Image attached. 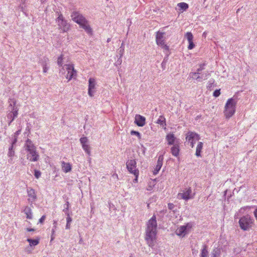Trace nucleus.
I'll list each match as a JSON object with an SVG mask.
<instances>
[{
    "label": "nucleus",
    "instance_id": "f257e3e1",
    "mask_svg": "<svg viewBox=\"0 0 257 257\" xmlns=\"http://www.w3.org/2000/svg\"><path fill=\"white\" fill-rule=\"evenodd\" d=\"M236 99L233 97L229 98L224 106L223 113L226 119L231 118L236 111Z\"/></svg>",
    "mask_w": 257,
    "mask_h": 257
},
{
    "label": "nucleus",
    "instance_id": "f03ea898",
    "mask_svg": "<svg viewBox=\"0 0 257 257\" xmlns=\"http://www.w3.org/2000/svg\"><path fill=\"white\" fill-rule=\"evenodd\" d=\"M26 150L28 152L27 157L31 162H36L39 160V155L32 142L28 139L25 144Z\"/></svg>",
    "mask_w": 257,
    "mask_h": 257
},
{
    "label": "nucleus",
    "instance_id": "7ed1b4c3",
    "mask_svg": "<svg viewBox=\"0 0 257 257\" xmlns=\"http://www.w3.org/2000/svg\"><path fill=\"white\" fill-rule=\"evenodd\" d=\"M254 220L249 215H246L241 217L239 220V225L243 230H248L252 227Z\"/></svg>",
    "mask_w": 257,
    "mask_h": 257
},
{
    "label": "nucleus",
    "instance_id": "20e7f679",
    "mask_svg": "<svg viewBox=\"0 0 257 257\" xmlns=\"http://www.w3.org/2000/svg\"><path fill=\"white\" fill-rule=\"evenodd\" d=\"M56 22L58 24L59 29L63 32H67L70 29V24L64 19L62 14L60 13L58 14Z\"/></svg>",
    "mask_w": 257,
    "mask_h": 257
},
{
    "label": "nucleus",
    "instance_id": "39448f33",
    "mask_svg": "<svg viewBox=\"0 0 257 257\" xmlns=\"http://www.w3.org/2000/svg\"><path fill=\"white\" fill-rule=\"evenodd\" d=\"M157 232L146 230L145 239L149 246L153 248L156 243Z\"/></svg>",
    "mask_w": 257,
    "mask_h": 257
},
{
    "label": "nucleus",
    "instance_id": "423d86ee",
    "mask_svg": "<svg viewBox=\"0 0 257 257\" xmlns=\"http://www.w3.org/2000/svg\"><path fill=\"white\" fill-rule=\"evenodd\" d=\"M193 226V225L192 223H187L185 225H182L178 227L175 231V233L178 236L181 237H183L186 234L189 233Z\"/></svg>",
    "mask_w": 257,
    "mask_h": 257
},
{
    "label": "nucleus",
    "instance_id": "0eeeda50",
    "mask_svg": "<svg viewBox=\"0 0 257 257\" xmlns=\"http://www.w3.org/2000/svg\"><path fill=\"white\" fill-rule=\"evenodd\" d=\"M186 140L190 143V147L193 148L195 142L200 140L199 135L196 133L189 132L186 134Z\"/></svg>",
    "mask_w": 257,
    "mask_h": 257
},
{
    "label": "nucleus",
    "instance_id": "6e6552de",
    "mask_svg": "<svg viewBox=\"0 0 257 257\" xmlns=\"http://www.w3.org/2000/svg\"><path fill=\"white\" fill-rule=\"evenodd\" d=\"M193 197V196L192 195V190L190 187L186 188L177 195V198L179 199L188 200Z\"/></svg>",
    "mask_w": 257,
    "mask_h": 257
},
{
    "label": "nucleus",
    "instance_id": "1a4fd4ad",
    "mask_svg": "<svg viewBox=\"0 0 257 257\" xmlns=\"http://www.w3.org/2000/svg\"><path fill=\"white\" fill-rule=\"evenodd\" d=\"M146 230L157 232V223L155 215L148 221Z\"/></svg>",
    "mask_w": 257,
    "mask_h": 257
},
{
    "label": "nucleus",
    "instance_id": "9d476101",
    "mask_svg": "<svg viewBox=\"0 0 257 257\" xmlns=\"http://www.w3.org/2000/svg\"><path fill=\"white\" fill-rule=\"evenodd\" d=\"M10 103L9 106L11 107V110H12L13 116L12 119L10 121L9 124L14 120V119L17 117L18 114V108L16 105L17 100L15 98H10L9 100Z\"/></svg>",
    "mask_w": 257,
    "mask_h": 257
},
{
    "label": "nucleus",
    "instance_id": "9b49d317",
    "mask_svg": "<svg viewBox=\"0 0 257 257\" xmlns=\"http://www.w3.org/2000/svg\"><path fill=\"white\" fill-rule=\"evenodd\" d=\"M66 67L67 71L66 77L68 81H70L73 78L76 76L77 71L75 70L74 65L72 64H67L66 65Z\"/></svg>",
    "mask_w": 257,
    "mask_h": 257
},
{
    "label": "nucleus",
    "instance_id": "f8f14e48",
    "mask_svg": "<svg viewBox=\"0 0 257 257\" xmlns=\"http://www.w3.org/2000/svg\"><path fill=\"white\" fill-rule=\"evenodd\" d=\"M71 17L72 20L79 25L86 20L85 17L78 12H73Z\"/></svg>",
    "mask_w": 257,
    "mask_h": 257
},
{
    "label": "nucleus",
    "instance_id": "ddd939ff",
    "mask_svg": "<svg viewBox=\"0 0 257 257\" xmlns=\"http://www.w3.org/2000/svg\"><path fill=\"white\" fill-rule=\"evenodd\" d=\"M126 166L127 170L132 174L139 171L137 168V162L135 160H128L126 163Z\"/></svg>",
    "mask_w": 257,
    "mask_h": 257
},
{
    "label": "nucleus",
    "instance_id": "4468645a",
    "mask_svg": "<svg viewBox=\"0 0 257 257\" xmlns=\"http://www.w3.org/2000/svg\"><path fill=\"white\" fill-rule=\"evenodd\" d=\"M88 82L89 85L88 93L90 97H92L93 96V93L94 92V89L95 88V80L93 78H90Z\"/></svg>",
    "mask_w": 257,
    "mask_h": 257
},
{
    "label": "nucleus",
    "instance_id": "2eb2a0df",
    "mask_svg": "<svg viewBox=\"0 0 257 257\" xmlns=\"http://www.w3.org/2000/svg\"><path fill=\"white\" fill-rule=\"evenodd\" d=\"M163 159L164 157L162 155L159 156L157 162V165H156L155 168H154V170L153 171V173L154 175H157L159 173L160 169H161L163 165Z\"/></svg>",
    "mask_w": 257,
    "mask_h": 257
},
{
    "label": "nucleus",
    "instance_id": "dca6fc26",
    "mask_svg": "<svg viewBox=\"0 0 257 257\" xmlns=\"http://www.w3.org/2000/svg\"><path fill=\"white\" fill-rule=\"evenodd\" d=\"M185 37L186 38L189 43L188 49L189 50L193 49L195 47V45L193 43V36L191 32H187L185 35Z\"/></svg>",
    "mask_w": 257,
    "mask_h": 257
},
{
    "label": "nucleus",
    "instance_id": "f3484780",
    "mask_svg": "<svg viewBox=\"0 0 257 257\" xmlns=\"http://www.w3.org/2000/svg\"><path fill=\"white\" fill-rule=\"evenodd\" d=\"M135 123L139 126H143L146 124V118L140 114H136L135 117Z\"/></svg>",
    "mask_w": 257,
    "mask_h": 257
},
{
    "label": "nucleus",
    "instance_id": "a211bd4d",
    "mask_svg": "<svg viewBox=\"0 0 257 257\" xmlns=\"http://www.w3.org/2000/svg\"><path fill=\"white\" fill-rule=\"evenodd\" d=\"M79 26L83 29L85 32L89 35H92L93 34V31L91 27L88 24V21L86 19L84 22H82L79 25Z\"/></svg>",
    "mask_w": 257,
    "mask_h": 257
},
{
    "label": "nucleus",
    "instance_id": "6ab92c4d",
    "mask_svg": "<svg viewBox=\"0 0 257 257\" xmlns=\"http://www.w3.org/2000/svg\"><path fill=\"white\" fill-rule=\"evenodd\" d=\"M166 140L169 145H174L177 142H178L177 139L173 133H169L166 136Z\"/></svg>",
    "mask_w": 257,
    "mask_h": 257
},
{
    "label": "nucleus",
    "instance_id": "aec40b11",
    "mask_svg": "<svg viewBox=\"0 0 257 257\" xmlns=\"http://www.w3.org/2000/svg\"><path fill=\"white\" fill-rule=\"evenodd\" d=\"M164 33L158 32L156 34V41L157 44L160 46L165 44V40L164 38Z\"/></svg>",
    "mask_w": 257,
    "mask_h": 257
},
{
    "label": "nucleus",
    "instance_id": "412c9836",
    "mask_svg": "<svg viewBox=\"0 0 257 257\" xmlns=\"http://www.w3.org/2000/svg\"><path fill=\"white\" fill-rule=\"evenodd\" d=\"M180 146L179 142H177L174 144L171 148V153L172 155L175 157H178L179 155Z\"/></svg>",
    "mask_w": 257,
    "mask_h": 257
},
{
    "label": "nucleus",
    "instance_id": "4be33fe9",
    "mask_svg": "<svg viewBox=\"0 0 257 257\" xmlns=\"http://www.w3.org/2000/svg\"><path fill=\"white\" fill-rule=\"evenodd\" d=\"M28 200L29 202H33L37 199V195L34 189L30 188L28 190Z\"/></svg>",
    "mask_w": 257,
    "mask_h": 257
},
{
    "label": "nucleus",
    "instance_id": "5701e85b",
    "mask_svg": "<svg viewBox=\"0 0 257 257\" xmlns=\"http://www.w3.org/2000/svg\"><path fill=\"white\" fill-rule=\"evenodd\" d=\"M40 237L39 236L36 237L35 239L27 238V241L29 243L30 247L35 246L40 243Z\"/></svg>",
    "mask_w": 257,
    "mask_h": 257
},
{
    "label": "nucleus",
    "instance_id": "b1692460",
    "mask_svg": "<svg viewBox=\"0 0 257 257\" xmlns=\"http://www.w3.org/2000/svg\"><path fill=\"white\" fill-rule=\"evenodd\" d=\"M156 123L162 126L165 130L166 128V118L164 116H160L157 119Z\"/></svg>",
    "mask_w": 257,
    "mask_h": 257
},
{
    "label": "nucleus",
    "instance_id": "393cba45",
    "mask_svg": "<svg viewBox=\"0 0 257 257\" xmlns=\"http://www.w3.org/2000/svg\"><path fill=\"white\" fill-rule=\"evenodd\" d=\"M62 167L65 173H68L71 171L72 169L71 165L69 163H65L64 161L62 162Z\"/></svg>",
    "mask_w": 257,
    "mask_h": 257
},
{
    "label": "nucleus",
    "instance_id": "a878e982",
    "mask_svg": "<svg viewBox=\"0 0 257 257\" xmlns=\"http://www.w3.org/2000/svg\"><path fill=\"white\" fill-rule=\"evenodd\" d=\"M24 213L26 215L27 219H32L33 218V213L32 209L29 207H26L24 209Z\"/></svg>",
    "mask_w": 257,
    "mask_h": 257
},
{
    "label": "nucleus",
    "instance_id": "bb28decb",
    "mask_svg": "<svg viewBox=\"0 0 257 257\" xmlns=\"http://www.w3.org/2000/svg\"><path fill=\"white\" fill-rule=\"evenodd\" d=\"M177 6L179 8V11L181 13L186 11L189 8L188 5L184 2L178 3Z\"/></svg>",
    "mask_w": 257,
    "mask_h": 257
},
{
    "label": "nucleus",
    "instance_id": "cd10ccee",
    "mask_svg": "<svg viewBox=\"0 0 257 257\" xmlns=\"http://www.w3.org/2000/svg\"><path fill=\"white\" fill-rule=\"evenodd\" d=\"M203 143L199 142L198 143L196 148V152H195V155L197 157L201 156V151L203 149Z\"/></svg>",
    "mask_w": 257,
    "mask_h": 257
},
{
    "label": "nucleus",
    "instance_id": "c85d7f7f",
    "mask_svg": "<svg viewBox=\"0 0 257 257\" xmlns=\"http://www.w3.org/2000/svg\"><path fill=\"white\" fill-rule=\"evenodd\" d=\"M208 254V251L207 250V247L206 245L203 246V248L201 250L200 254V257H207Z\"/></svg>",
    "mask_w": 257,
    "mask_h": 257
},
{
    "label": "nucleus",
    "instance_id": "c756f323",
    "mask_svg": "<svg viewBox=\"0 0 257 257\" xmlns=\"http://www.w3.org/2000/svg\"><path fill=\"white\" fill-rule=\"evenodd\" d=\"M220 249H214L212 251L211 253V256L212 257H219L220 256Z\"/></svg>",
    "mask_w": 257,
    "mask_h": 257
},
{
    "label": "nucleus",
    "instance_id": "7c9ffc66",
    "mask_svg": "<svg viewBox=\"0 0 257 257\" xmlns=\"http://www.w3.org/2000/svg\"><path fill=\"white\" fill-rule=\"evenodd\" d=\"M66 220H67V223L66 225V229H68L70 228V223L72 221V218L69 214H67Z\"/></svg>",
    "mask_w": 257,
    "mask_h": 257
},
{
    "label": "nucleus",
    "instance_id": "2f4dec72",
    "mask_svg": "<svg viewBox=\"0 0 257 257\" xmlns=\"http://www.w3.org/2000/svg\"><path fill=\"white\" fill-rule=\"evenodd\" d=\"M83 149L85 151V152L88 154L90 155V147L89 145L87 144H83L82 145Z\"/></svg>",
    "mask_w": 257,
    "mask_h": 257
},
{
    "label": "nucleus",
    "instance_id": "473e14b6",
    "mask_svg": "<svg viewBox=\"0 0 257 257\" xmlns=\"http://www.w3.org/2000/svg\"><path fill=\"white\" fill-rule=\"evenodd\" d=\"M57 63L60 66H62L63 63V55H61L57 60Z\"/></svg>",
    "mask_w": 257,
    "mask_h": 257
},
{
    "label": "nucleus",
    "instance_id": "72a5a7b5",
    "mask_svg": "<svg viewBox=\"0 0 257 257\" xmlns=\"http://www.w3.org/2000/svg\"><path fill=\"white\" fill-rule=\"evenodd\" d=\"M80 142L81 145L88 143V139L87 137H83L80 139Z\"/></svg>",
    "mask_w": 257,
    "mask_h": 257
},
{
    "label": "nucleus",
    "instance_id": "f704fd0d",
    "mask_svg": "<svg viewBox=\"0 0 257 257\" xmlns=\"http://www.w3.org/2000/svg\"><path fill=\"white\" fill-rule=\"evenodd\" d=\"M15 152L13 151V145L9 149V151L8 152V156L9 157H13L14 156Z\"/></svg>",
    "mask_w": 257,
    "mask_h": 257
},
{
    "label": "nucleus",
    "instance_id": "c9c22d12",
    "mask_svg": "<svg viewBox=\"0 0 257 257\" xmlns=\"http://www.w3.org/2000/svg\"><path fill=\"white\" fill-rule=\"evenodd\" d=\"M160 47L164 50V51H166L168 52H169V47L166 44L161 45Z\"/></svg>",
    "mask_w": 257,
    "mask_h": 257
},
{
    "label": "nucleus",
    "instance_id": "e433bc0d",
    "mask_svg": "<svg viewBox=\"0 0 257 257\" xmlns=\"http://www.w3.org/2000/svg\"><path fill=\"white\" fill-rule=\"evenodd\" d=\"M133 174H134L136 177L135 179L134 180V182H138V177L139 175V171L135 172L134 173H133Z\"/></svg>",
    "mask_w": 257,
    "mask_h": 257
},
{
    "label": "nucleus",
    "instance_id": "4c0bfd02",
    "mask_svg": "<svg viewBox=\"0 0 257 257\" xmlns=\"http://www.w3.org/2000/svg\"><path fill=\"white\" fill-rule=\"evenodd\" d=\"M34 175L37 179H38L41 176V173L40 171L35 170Z\"/></svg>",
    "mask_w": 257,
    "mask_h": 257
},
{
    "label": "nucleus",
    "instance_id": "58836bf2",
    "mask_svg": "<svg viewBox=\"0 0 257 257\" xmlns=\"http://www.w3.org/2000/svg\"><path fill=\"white\" fill-rule=\"evenodd\" d=\"M131 135H136L137 136L139 139L141 138V135H140V133L138 132H137V131H132L131 132Z\"/></svg>",
    "mask_w": 257,
    "mask_h": 257
},
{
    "label": "nucleus",
    "instance_id": "ea45409f",
    "mask_svg": "<svg viewBox=\"0 0 257 257\" xmlns=\"http://www.w3.org/2000/svg\"><path fill=\"white\" fill-rule=\"evenodd\" d=\"M220 89H217L216 90H215L213 92V96L214 97H218L220 95Z\"/></svg>",
    "mask_w": 257,
    "mask_h": 257
},
{
    "label": "nucleus",
    "instance_id": "a19ab883",
    "mask_svg": "<svg viewBox=\"0 0 257 257\" xmlns=\"http://www.w3.org/2000/svg\"><path fill=\"white\" fill-rule=\"evenodd\" d=\"M46 219V215H43L39 220V223L43 224Z\"/></svg>",
    "mask_w": 257,
    "mask_h": 257
},
{
    "label": "nucleus",
    "instance_id": "79ce46f5",
    "mask_svg": "<svg viewBox=\"0 0 257 257\" xmlns=\"http://www.w3.org/2000/svg\"><path fill=\"white\" fill-rule=\"evenodd\" d=\"M168 208L170 210H172L175 207V205H174L173 203H169L168 204Z\"/></svg>",
    "mask_w": 257,
    "mask_h": 257
},
{
    "label": "nucleus",
    "instance_id": "37998d69",
    "mask_svg": "<svg viewBox=\"0 0 257 257\" xmlns=\"http://www.w3.org/2000/svg\"><path fill=\"white\" fill-rule=\"evenodd\" d=\"M13 116V112H12V110H11V112H10L8 114V117L9 118H10L11 119V121L12 120V117Z\"/></svg>",
    "mask_w": 257,
    "mask_h": 257
},
{
    "label": "nucleus",
    "instance_id": "c03bdc74",
    "mask_svg": "<svg viewBox=\"0 0 257 257\" xmlns=\"http://www.w3.org/2000/svg\"><path fill=\"white\" fill-rule=\"evenodd\" d=\"M54 234H55V229H52V234H51V240H53L54 238Z\"/></svg>",
    "mask_w": 257,
    "mask_h": 257
},
{
    "label": "nucleus",
    "instance_id": "a18cd8bd",
    "mask_svg": "<svg viewBox=\"0 0 257 257\" xmlns=\"http://www.w3.org/2000/svg\"><path fill=\"white\" fill-rule=\"evenodd\" d=\"M26 230L27 231H35V229L34 228H26Z\"/></svg>",
    "mask_w": 257,
    "mask_h": 257
},
{
    "label": "nucleus",
    "instance_id": "49530a36",
    "mask_svg": "<svg viewBox=\"0 0 257 257\" xmlns=\"http://www.w3.org/2000/svg\"><path fill=\"white\" fill-rule=\"evenodd\" d=\"M43 72L44 73H46L47 72V70H48V68L47 67H46V65H44L43 66Z\"/></svg>",
    "mask_w": 257,
    "mask_h": 257
},
{
    "label": "nucleus",
    "instance_id": "de8ad7c7",
    "mask_svg": "<svg viewBox=\"0 0 257 257\" xmlns=\"http://www.w3.org/2000/svg\"><path fill=\"white\" fill-rule=\"evenodd\" d=\"M53 224H54V226H53V229H54L55 230H56V229L57 228V221H54V222H53Z\"/></svg>",
    "mask_w": 257,
    "mask_h": 257
},
{
    "label": "nucleus",
    "instance_id": "09e8293b",
    "mask_svg": "<svg viewBox=\"0 0 257 257\" xmlns=\"http://www.w3.org/2000/svg\"><path fill=\"white\" fill-rule=\"evenodd\" d=\"M66 210H68V209H69V202H66Z\"/></svg>",
    "mask_w": 257,
    "mask_h": 257
},
{
    "label": "nucleus",
    "instance_id": "8fccbe9b",
    "mask_svg": "<svg viewBox=\"0 0 257 257\" xmlns=\"http://www.w3.org/2000/svg\"><path fill=\"white\" fill-rule=\"evenodd\" d=\"M16 142H17V139H15L14 140V142H13V143H12V145H13H13H14V144H15L16 143Z\"/></svg>",
    "mask_w": 257,
    "mask_h": 257
},
{
    "label": "nucleus",
    "instance_id": "3c124183",
    "mask_svg": "<svg viewBox=\"0 0 257 257\" xmlns=\"http://www.w3.org/2000/svg\"><path fill=\"white\" fill-rule=\"evenodd\" d=\"M202 69V68H199V69H198L197 70L198 73L200 71H201Z\"/></svg>",
    "mask_w": 257,
    "mask_h": 257
},
{
    "label": "nucleus",
    "instance_id": "603ef678",
    "mask_svg": "<svg viewBox=\"0 0 257 257\" xmlns=\"http://www.w3.org/2000/svg\"><path fill=\"white\" fill-rule=\"evenodd\" d=\"M196 74H197L196 73H193V75H196Z\"/></svg>",
    "mask_w": 257,
    "mask_h": 257
},
{
    "label": "nucleus",
    "instance_id": "864d4df0",
    "mask_svg": "<svg viewBox=\"0 0 257 257\" xmlns=\"http://www.w3.org/2000/svg\"><path fill=\"white\" fill-rule=\"evenodd\" d=\"M44 0H42V3H44Z\"/></svg>",
    "mask_w": 257,
    "mask_h": 257
},
{
    "label": "nucleus",
    "instance_id": "5fc2aeb1",
    "mask_svg": "<svg viewBox=\"0 0 257 257\" xmlns=\"http://www.w3.org/2000/svg\"><path fill=\"white\" fill-rule=\"evenodd\" d=\"M211 257H212V256H211Z\"/></svg>",
    "mask_w": 257,
    "mask_h": 257
}]
</instances>
